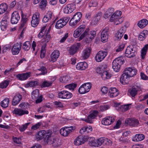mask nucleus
<instances>
[{"mask_svg":"<svg viewBox=\"0 0 148 148\" xmlns=\"http://www.w3.org/2000/svg\"><path fill=\"white\" fill-rule=\"evenodd\" d=\"M137 72V70L134 67L126 68L120 77V82L123 84H128L129 78L136 75Z\"/></svg>","mask_w":148,"mask_h":148,"instance_id":"obj_1","label":"nucleus"},{"mask_svg":"<svg viewBox=\"0 0 148 148\" xmlns=\"http://www.w3.org/2000/svg\"><path fill=\"white\" fill-rule=\"evenodd\" d=\"M47 134L44 138V139L45 143L47 144L51 145L55 147H57L58 146V140L52 137L51 135L52 134V132L51 130L48 131Z\"/></svg>","mask_w":148,"mask_h":148,"instance_id":"obj_2","label":"nucleus"},{"mask_svg":"<svg viewBox=\"0 0 148 148\" xmlns=\"http://www.w3.org/2000/svg\"><path fill=\"white\" fill-rule=\"evenodd\" d=\"M124 62L123 58L121 57L117 58L114 60L112 62V67L116 72H118L120 69L121 65Z\"/></svg>","mask_w":148,"mask_h":148,"instance_id":"obj_3","label":"nucleus"},{"mask_svg":"<svg viewBox=\"0 0 148 148\" xmlns=\"http://www.w3.org/2000/svg\"><path fill=\"white\" fill-rule=\"evenodd\" d=\"M8 15V13H5L3 15V17L1 21V28L3 31H5L9 23Z\"/></svg>","mask_w":148,"mask_h":148,"instance_id":"obj_4","label":"nucleus"},{"mask_svg":"<svg viewBox=\"0 0 148 148\" xmlns=\"http://www.w3.org/2000/svg\"><path fill=\"white\" fill-rule=\"evenodd\" d=\"M88 138V137L86 136H79L75 140L74 144L76 145H81L87 141Z\"/></svg>","mask_w":148,"mask_h":148,"instance_id":"obj_5","label":"nucleus"},{"mask_svg":"<svg viewBox=\"0 0 148 148\" xmlns=\"http://www.w3.org/2000/svg\"><path fill=\"white\" fill-rule=\"evenodd\" d=\"M99 112L97 110H94L87 116L86 119H83V121L89 123H92V120L95 119L98 115Z\"/></svg>","mask_w":148,"mask_h":148,"instance_id":"obj_6","label":"nucleus"},{"mask_svg":"<svg viewBox=\"0 0 148 148\" xmlns=\"http://www.w3.org/2000/svg\"><path fill=\"white\" fill-rule=\"evenodd\" d=\"M107 52L106 51H99L95 56V60L97 62H101L107 55Z\"/></svg>","mask_w":148,"mask_h":148,"instance_id":"obj_7","label":"nucleus"},{"mask_svg":"<svg viewBox=\"0 0 148 148\" xmlns=\"http://www.w3.org/2000/svg\"><path fill=\"white\" fill-rule=\"evenodd\" d=\"M40 14L39 12H37L33 14L31 21L32 26L34 27H36L39 23V16Z\"/></svg>","mask_w":148,"mask_h":148,"instance_id":"obj_8","label":"nucleus"},{"mask_svg":"<svg viewBox=\"0 0 148 148\" xmlns=\"http://www.w3.org/2000/svg\"><path fill=\"white\" fill-rule=\"evenodd\" d=\"M72 95V93L66 90H63L58 93V97L63 99H69Z\"/></svg>","mask_w":148,"mask_h":148,"instance_id":"obj_9","label":"nucleus"},{"mask_svg":"<svg viewBox=\"0 0 148 148\" xmlns=\"http://www.w3.org/2000/svg\"><path fill=\"white\" fill-rule=\"evenodd\" d=\"M22 43H17L14 45L11 51L13 55L18 54L21 50Z\"/></svg>","mask_w":148,"mask_h":148,"instance_id":"obj_10","label":"nucleus"},{"mask_svg":"<svg viewBox=\"0 0 148 148\" xmlns=\"http://www.w3.org/2000/svg\"><path fill=\"white\" fill-rule=\"evenodd\" d=\"M73 130V127H65L61 129L60 131V134L63 136H67Z\"/></svg>","mask_w":148,"mask_h":148,"instance_id":"obj_11","label":"nucleus"},{"mask_svg":"<svg viewBox=\"0 0 148 148\" xmlns=\"http://www.w3.org/2000/svg\"><path fill=\"white\" fill-rule=\"evenodd\" d=\"M135 51L133 50V48H131L130 46H128L125 50V56L129 58L134 57L135 56Z\"/></svg>","mask_w":148,"mask_h":148,"instance_id":"obj_12","label":"nucleus"},{"mask_svg":"<svg viewBox=\"0 0 148 148\" xmlns=\"http://www.w3.org/2000/svg\"><path fill=\"white\" fill-rule=\"evenodd\" d=\"M50 130L45 131V130H40L38 132L36 135V139L37 140H40L43 139H44V138L47 134L48 131Z\"/></svg>","mask_w":148,"mask_h":148,"instance_id":"obj_13","label":"nucleus"},{"mask_svg":"<svg viewBox=\"0 0 148 148\" xmlns=\"http://www.w3.org/2000/svg\"><path fill=\"white\" fill-rule=\"evenodd\" d=\"M20 18V16L18 12L14 11L12 13L11 22L12 24H16L18 22Z\"/></svg>","mask_w":148,"mask_h":148,"instance_id":"obj_14","label":"nucleus"},{"mask_svg":"<svg viewBox=\"0 0 148 148\" xmlns=\"http://www.w3.org/2000/svg\"><path fill=\"white\" fill-rule=\"evenodd\" d=\"M122 14V12L120 11H116L111 16L110 21L111 22H114V23L117 22V20L120 17Z\"/></svg>","mask_w":148,"mask_h":148,"instance_id":"obj_15","label":"nucleus"},{"mask_svg":"<svg viewBox=\"0 0 148 148\" xmlns=\"http://www.w3.org/2000/svg\"><path fill=\"white\" fill-rule=\"evenodd\" d=\"M80 45V43H78L76 45H74L71 46L69 50V53L72 55L75 54L79 48Z\"/></svg>","mask_w":148,"mask_h":148,"instance_id":"obj_16","label":"nucleus"},{"mask_svg":"<svg viewBox=\"0 0 148 148\" xmlns=\"http://www.w3.org/2000/svg\"><path fill=\"white\" fill-rule=\"evenodd\" d=\"M14 114L18 116H21L25 114H28L29 112L27 110H24L21 109L15 108L12 112Z\"/></svg>","mask_w":148,"mask_h":148,"instance_id":"obj_17","label":"nucleus"},{"mask_svg":"<svg viewBox=\"0 0 148 148\" xmlns=\"http://www.w3.org/2000/svg\"><path fill=\"white\" fill-rule=\"evenodd\" d=\"M114 121V119L111 116H108L103 118L101 122L102 124L108 125H110Z\"/></svg>","mask_w":148,"mask_h":148,"instance_id":"obj_18","label":"nucleus"},{"mask_svg":"<svg viewBox=\"0 0 148 148\" xmlns=\"http://www.w3.org/2000/svg\"><path fill=\"white\" fill-rule=\"evenodd\" d=\"M22 97V96L19 94L16 95L13 98L12 105L13 106L17 105L21 100Z\"/></svg>","mask_w":148,"mask_h":148,"instance_id":"obj_19","label":"nucleus"},{"mask_svg":"<svg viewBox=\"0 0 148 148\" xmlns=\"http://www.w3.org/2000/svg\"><path fill=\"white\" fill-rule=\"evenodd\" d=\"M31 73L27 72L25 73L19 74L16 75V77L20 80H24L30 76Z\"/></svg>","mask_w":148,"mask_h":148,"instance_id":"obj_20","label":"nucleus"},{"mask_svg":"<svg viewBox=\"0 0 148 148\" xmlns=\"http://www.w3.org/2000/svg\"><path fill=\"white\" fill-rule=\"evenodd\" d=\"M108 32L107 30L104 29L101 32V40L103 42L107 41L108 38Z\"/></svg>","mask_w":148,"mask_h":148,"instance_id":"obj_21","label":"nucleus"},{"mask_svg":"<svg viewBox=\"0 0 148 148\" xmlns=\"http://www.w3.org/2000/svg\"><path fill=\"white\" fill-rule=\"evenodd\" d=\"M75 6L73 4H68L64 9V12L66 14L72 12L74 10Z\"/></svg>","mask_w":148,"mask_h":148,"instance_id":"obj_22","label":"nucleus"},{"mask_svg":"<svg viewBox=\"0 0 148 148\" xmlns=\"http://www.w3.org/2000/svg\"><path fill=\"white\" fill-rule=\"evenodd\" d=\"M119 92L115 88H111L109 90L108 95L110 97H114L118 96Z\"/></svg>","mask_w":148,"mask_h":148,"instance_id":"obj_23","label":"nucleus"},{"mask_svg":"<svg viewBox=\"0 0 148 148\" xmlns=\"http://www.w3.org/2000/svg\"><path fill=\"white\" fill-rule=\"evenodd\" d=\"M60 56V52L58 50H54L51 54V61L53 62L57 60Z\"/></svg>","mask_w":148,"mask_h":148,"instance_id":"obj_24","label":"nucleus"},{"mask_svg":"<svg viewBox=\"0 0 148 148\" xmlns=\"http://www.w3.org/2000/svg\"><path fill=\"white\" fill-rule=\"evenodd\" d=\"M125 122L127 124L134 127L137 126L139 124L138 121L136 119L132 120L128 119L125 121Z\"/></svg>","mask_w":148,"mask_h":148,"instance_id":"obj_25","label":"nucleus"},{"mask_svg":"<svg viewBox=\"0 0 148 148\" xmlns=\"http://www.w3.org/2000/svg\"><path fill=\"white\" fill-rule=\"evenodd\" d=\"M87 67V64L86 62H80L76 66V68L78 70H85Z\"/></svg>","mask_w":148,"mask_h":148,"instance_id":"obj_26","label":"nucleus"},{"mask_svg":"<svg viewBox=\"0 0 148 148\" xmlns=\"http://www.w3.org/2000/svg\"><path fill=\"white\" fill-rule=\"evenodd\" d=\"M90 51L91 49L90 48H87L85 49L83 51V58L84 59L88 58L90 56Z\"/></svg>","mask_w":148,"mask_h":148,"instance_id":"obj_27","label":"nucleus"},{"mask_svg":"<svg viewBox=\"0 0 148 148\" xmlns=\"http://www.w3.org/2000/svg\"><path fill=\"white\" fill-rule=\"evenodd\" d=\"M148 24V21L146 19H143L139 21L137 25L140 28H143L146 26Z\"/></svg>","mask_w":148,"mask_h":148,"instance_id":"obj_28","label":"nucleus"},{"mask_svg":"<svg viewBox=\"0 0 148 148\" xmlns=\"http://www.w3.org/2000/svg\"><path fill=\"white\" fill-rule=\"evenodd\" d=\"M145 138L144 135L142 134H136L133 138V140L134 141L138 142L143 140Z\"/></svg>","mask_w":148,"mask_h":148,"instance_id":"obj_29","label":"nucleus"},{"mask_svg":"<svg viewBox=\"0 0 148 148\" xmlns=\"http://www.w3.org/2000/svg\"><path fill=\"white\" fill-rule=\"evenodd\" d=\"M102 16V13L101 12H98L94 16L92 23L94 25L97 24L98 21L100 20Z\"/></svg>","mask_w":148,"mask_h":148,"instance_id":"obj_30","label":"nucleus"},{"mask_svg":"<svg viewBox=\"0 0 148 148\" xmlns=\"http://www.w3.org/2000/svg\"><path fill=\"white\" fill-rule=\"evenodd\" d=\"M8 8V6L6 3H3L0 4V14L5 13Z\"/></svg>","mask_w":148,"mask_h":148,"instance_id":"obj_31","label":"nucleus"},{"mask_svg":"<svg viewBox=\"0 0 148 148\" xmlns=\"http://www.w3.org/2000/svg\"><path fill=\"white\" fill-rule=\"evenodd\" d=\"M52 13L50 11H48L45 15V16L42 19L43 23L47 22L49 20H50L52 17Z\"/></svg>","mask_w":148,"mask_h":148,"instance_id":"obj_32","label":"nucleus"},{"mask_svg":"<svg viewBox=\"0 0 148 148\" xmlns=\"http://www.w3.org/2000/svg\"><path fill=\"white\" fill-rule=\"evenodd\" d=\"M148 49V44H146L145 45L144 47L141 50V58L143 59L145 56L147 51Z\"/></svg>","mask_w":148,"mask_h":148,"instance_id":"obj_33","label":"nucleus"},{"mask_svg":"<svg viewBox=\"0 0 148 148\" xmlns=\"http://www.w3.org/2000/svg\"><path fill=\"white\" fill-rule=\"evenodd\" d=\"M148 31L147 30H144L138 36V40L140 41L144 40L147 35Z\"/></svg>","mask_w":148,"mask_h":148,"instance_id":"obj_34","label":"nucleus"},{"mask_svg":"<svg viewBox=\"0 0 148 148\" xmlns=\"http://www.w3.org/2000/svg\"><path fill=\"white\" fill-rule=\"evenodd\" d=\"M27 20L28 19L26 18V16L23 15L22 14V20L20 26L21 29L26 26Z\"/></svg>","mask_w":148,"mask_h":148,"instance_id":"obj_35","label":"nucleus"},{"mask_svg":"<svg viewBox=\"0 0 148 148\" xmlns=\"http://www.w3.org/2000/svg\"><path fill=\"white\" fill-rule=\"evenodd\" d=\"M101 75L102 78L104 80L109 79L111 77V74L107 71H106L105 69Z\"/></svg>","mask_w":148,"mask_h":148,"instance_id":"obj_36","label":"nucleus"},{"mask_svg":"<svg viewBox=\"0 0 148 148\" xmlns=\"http://www.w3.org/2000/svg\"><path fill=\"white\" fill-rule=\"evenodd\" d=\"M9 102V99L8 98H6L1 101V106L3 108H6L8 106Z\"/></svg>","mask_w":148,"mask_h":148,"instance_id":"obj_37","label":"nucleus"},{"mask_svg":"<svg viewBox=\"0 0 148 148\" xmlns=\"http://www.w3.org/2000/svg\"><path fill=\"white\" fill-rule=\"evenodd\" d=\"M65 25L63 21L60 19L57 21L55 25V27L57 29H60Z\"/></svg>","mask_w":148,"mask_h":148,"instance_id":"obj_38","label":"nucleus"},{"mask_svg":"<svg viewBox=\"0 0 148 148\" xmlns=\"http://www.w3.org/2000/svg\"><path fill=\"white\" fill-rule=\"evenodd\" d=\"M38 85V82L37 81H31L25 85L26 87H33Z\"/></svg>","mask_w":148,"mask_h":148,"instance_id":"obj_39","label":"nucleus"},{"mask_svg":"<svg viewBox=\"0 0 148 148\" xmlns=\"http://www.w3.org/2000/svg\"><path fill=\"white\" fill-rule=\"evenodd\" d=\"M39 90L38 89H36L32 92V97L34 99H36L39 97Z\"/></svg>","mask_w":148,"mask_h":148,"instance_id":"obj_40","label":"nucleus"},{"mask_svg":"<svg viewBox=\"0 0 148 148\" xmlns=\"http://www.w3.org/2000/svg\"><path fill=\"white\" fill-rule=\"evenodd\" d=\"M70 77L68 76L60 77L59 78L60 81L62 83H66L70 80Z\"/></svg>","mask_w":148,"mask_h":148,"instance_id":"obj_41","label":"nucleus"},{"mask_svg":"<svg viewBox=\"0 0 148 148\" xmlns=\"http://www.w3.org/2000/svg\"><path fill=\"white\" fill-rule=\"evenodd\" d=\"M31 44L29 41H27L23 44V48L25 51H28L31 47Z\"/></svg>","mask_w":148,"mask_h":148,"instance_id":"obj_42","label":"nucleus"},{"mask_svg":"<svg viewBox=\"0 0 148 148\" xmlns=\"http://www.w3.org/2000/svg\"><path fill=\"white\" fill-rule=\"evenodd\" d=\"M104 138L102 137L99 138L96 140V147H98L101 145L102 144L104 145Z\"/></svg>","mask_w":148,"mask_h":148,"instance_id":"obj_43","label":"nucleus"},{"mask_svg":"<svg viewBox=\"0 0 148 148\" xmlns=\"http://www.w3.org/2000/svg\"><path fill=\"white\" fill-rule=\"evenodd\" d=\"M47 3V0H41L39 5V8L42 10L45 9L46 7Z\"/></svg>","mask_w":148,"mask_h":148,"instance_id":"obj_44","label":"nucleus"},{"mask_svg":"<svg viewBox=\"0 0 148 148\" xmlns=\"http://www.w3.org/2000/svg\"><path fill=\"white\" fill-rule=\"evenodd\" d=\"M82 17V14L80 12H77L73 16V18L77 22H79Z\"/></svg>","mask_w":148,"mask_h":148,"instance_id":"obj_45","label":"nucleus"},{"mask_svg":"<svg viewBox=\"0 0 148 148\" xmlns=\"http://www.w3.org/2000/svg\"><path fill=\"white\" fill-rule=\"evenodd\" d=\"M52 83L51 82H49L47 81H44L41 85L42 88H45L49 87L51 86Z\"/></svg>","mask_w":148,"mask_h":148,"instance_id":"obj_46","label":"nucleus"},{"mask_svg":"<svg viewBox=\"0 0 148 148\" xmlns=\"http://www.w3.org/2000/svg\"><path fill=\"white\" fill-rule=\"evenodd\" d=\"M77 85L74 83L70 84L65 86V87L69 89V90H73L74 88L76 87Z\"/></svg>","mask_w":148,"mask_h":148,"instance_id":"obj_47","label":"nucleus"},{"mask_svg":"<svg viewBox=\"0 0 148 148\" xmlns=\"http://www.w3.org/2000/svg\"><path fill=\"white\" fill-rule=\"evenodd\" d=\"M86 90L87 92H88L91 87V84L90 83H87L82 85Z\"/></svg>","mask_w":148,"mask_h":148,"instance_id":"obj_48","label":"nucleus"},{"mask_svg":"<svg viewBox=\"0 0 148 148\" xmlns=\"http://www.w3.org/2000/svg\"><path fill=\"white\" fill-rule=\"evenodd\" d=\"M137 90L135 88H132L131 89L130 92V95L132 97H134L137 94Z\"/></svg>","mask_w":148,"mask_h":148,"instance_id":"obj_49","label":"nucleus"},{"mask_svg":"<svg viewBox=\"0 0 148 148\" xmlns=\"http://www.w3.org/2000/svg\"><path fill=\"white\" fill-rule=\"evenodd\" d=\"M30 124V123H27L22 125L19 127V130L21 132H23L27 128V126Z\"/></svg>","mask_w":148,"mask_h":148,"instance_id":"obj_50","label":"nucleus"},{"mask_svg":"<svg viewBox=\"0 0 148 148\" xmlns=\"http://www.w3.org/2000/svg\"><path fill=\"white\" fill-rule=\"evenodd\" d=\"M38 70L41 71L42 73L40 74V75H45L47 73V69L44 66H42Z\"/></svg>","mask_w":148,"mask_h":148,"instance_id":"obj_51","label":"nucleus"},{"mask_svg":"<svg viewBox=\"0 0 148 148\" xmlns=\"http://www.w3.org/2000/svg\"><path fill=\"white\" fill-rule=\"evenodd\" d=\"M9 84V81L6 80L1 83V87L2 88H4L7 87Z\"/></svg>","mask_w":148,"mask_h":148,"instance_id":"obj_52","label":"nucleus"},{"mask_svg":"<svg viewBox=\"0 0 148 148\" xmlns=\"http://www.w3.org/2000/svg\"><path fill=\"white\" fill-rule=\"evenodd\" d=\"M78 92L79 93L82 94L87 92L86 90L85 89L84 86L82 85L79 88Z\"/></svg>","mask_w":148,"mask_h":148,"instance_id":"obj_53","label":"nucleus"},{"mask_svg":"<svg viewBox=\"0 0 148 148\" xmlns=\"http://www.w3.org/2000/svg\"><path fill=\"white\" fill-rule=\"evenodd\" d=\"M89 29H86L85 30L84 32L82 34L79 38L80 40L84 38L87 35H88L89 33Z\"/></svg>","mask_w":148,"mask_h":148,"instance_id":"obj_54","label":"nucleus"},{"mask_svg":"<svg viewBox=\"0 0 148 148\" xmlns=\"http://www.w3.org/2000/svg\"><path fill=\"white\" fill-rule=\"evenodd\" d=\"M85 28V26L84 25H82L80 26L77 29L81 34L84 31Z\"/></svg>","mask_w":148,"mask_h":148,"instance_id":"obj_55","label":"nucleus"},{"mask_svg":"<svg viewBox=\"0 0 148 148\" xmlns=\"http://www.w3.org/2000/svg\"><path fill=\"white\" fill-rule=\"evenodd\" d=\"M96 140H95V138L93 137H91L89 140V144L92 146L96 147Z\"/></svg>","mask_w":148,"mask_h":148,"instance_id":"obj_56","label":"nucleus"},{"mask_svg":"<svg viewBox=\"0 0 148 148\" xmlns=\"http://www.w3.org/2000/svg\"><path fill=\"white\" fill-rule=\"evenodd\" d=\"M105 69L103 66H102L101 67H97L96 69V72L98 73L101 75Z\"/></svg>","mask_w":148,"mask_h":148,"instance_id":"obj_57","label":"nucleus"},{"mask_svg":"<svg viewBox=\"0 0 148 148\" xmlns=\"http://www.w3.org/2000/svg\"><path fill=\"white\" fill-rule=\"evenodd\" d=\"M51 36L48 32H47L46 35L44 37V41L45 43L48 42L50 40Z\"/></svg>","mask_w":148,"mask_h":148,"instance_id":"obj_58","label":"nucleus"},{"mask_svg":"<svg viewBox=\"0 0 148 148\" xmlns=\"http://www.w3.org/2000/svg\"><path fill=\"white\" fill-rule=\"evenodd\" d=\"M112 144V142L110 140L108 139L107 138H104L103 145H110Z\"/></svg>","mask_w":148,"mask_h":148,"instance_id":"obj_59","label":"nucleus"},{"mask_svg":"<svg viewBox=\"0 0 148 148\" xmlns=\"http://www.w3.org/2000/svg\"><path fill=\"white\" fill-rule=\"evenodd\" d=\"M78 22H77L76 21L72 18L69 22V24L71 26H73L75 25Z\"/></svg>","mask_w":148,"mask_h":148,"instance_id":"obj_60","label":"nucleus"},{"mask_svg":"<svg viewBox=\"0 0 148 148\" xmlns=\"http://www.w3.org/2000/svg\"><path fill=\"white\" fill-rule=\"evenodd\" d=\"M41 123H42L41 122L38 123L32 126L31 127V129L34 130H36L37 129L39 128Z\"/></svg>","mask_w":148,"mask_h":148,"instance_id":"obj_61","label":"nucleus"},{"mask_svg":"<svg viewBox=\"0 0 148 148\" xmlns=\"http://www.w3.org/2000/svg\"><path fill=\"white\" fill-rule=\"evenodd\" d=\"M14 68H11L9 69H6L4 72V74L6 75H8L10 73L14 71Z\"/></svg>","mask_w":148,"mask_h":148,"instance_id":"obj_62","label":"nucleus"},{"mask_svg":"<svg viewBox=\"0 0 148 148\" xmlns=\"http://www.w3.org/2000/svg\"><path fill=\"white\" fill-rule=\"evenodd\" d=\"M125 46V45L124 44L120 45L116 50V52H119L122 51L124 48Z\"/></svg>","mask_w":148,"mask_h":148,"instance_id":"obj_63","label":"nucleus"},{"mask_svg":"<svg viewBox=\"0 0 148 148\" xmlns=\"http://www.w3.org/2000/svg\"><path fill=\"white\" fill-rule=\"evenodd\" d=\"M11 46L9 45H6L3 48L2 52L4 53L6 52L7 50H10V49Z\"/></svg>","mask_w":148,"mask_h":148,"instance_id":"obj_64","label":"nucleus"}]
</instances>
